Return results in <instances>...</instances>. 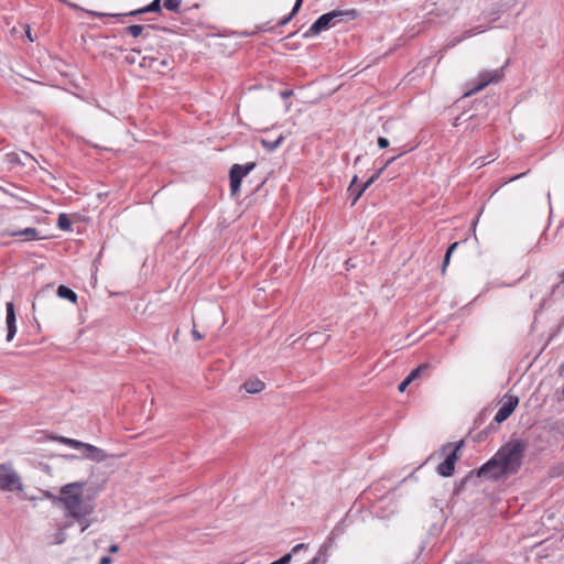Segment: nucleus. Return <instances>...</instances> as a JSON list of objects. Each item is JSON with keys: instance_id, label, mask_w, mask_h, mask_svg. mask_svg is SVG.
Segmentation results:
<instances>
[{"instance_id": "obj_43", "label": "nucleus", "mask_w": 564, "mask_h": 564, "mask_svg": "<svg viewBox=\"0 0 564 564\" xmlns=\"http://www.w3.org/2000/svg\"><path fill=\"white\" fill-rule=\"evenodd\" d=\"M88 527H89V523H86V524L82 528L80 532H84Z\"/></svg>"}, {"instance_id": "obj_5", "label": "nucleus", "mask_w": 564, "mask_h": 564, "mask_svg": "<svg viewBox=\"0 0 564 564\" xmlns=\"http://www.w3.org/2000/svg\"><path fill=\"white\" fill-rule=\"evenodd\" d=\"M463 445V441H460L458 444L454 443H447L443 446V452L447 453V456L443 463H441L436 471L442 477H451L454 474L455 470V464L458 460V452Z\"/></svg>"}, {"instance_id": "obj_12", "label": "nucleus", "mask_w": 564, "mask_h": 564, "mask_svg": "<svg viewBox=\"0 0 564 564\" xmlns=\"http://www.w3.org/2000/svg\"><path fill=\"white\" fill-rule=\"evenodd\" d=\"M147 13L145 8L137 9L127 13H104L98 11H87V14L95 18H122V17H137Z\"/></svg>"}, {"instance_id": "obj_24", "label": "nucleus", "mask_w": 564, "mask_h": 564, "mask_svg": "<svg viewBox=\"0 0 564 564\" xmlns=\"http://www.w3.org/2000/svg\"><path fill=\"white\" fill-rule=\"evenodd\" d=\"M429 369L427 365H421L417 368L413 369L405 378L409 381H414L422 372L426 371Z\"/></svg>"}, {"instance_id": "obj_32", "label": "nucleus", "mask_w": 564, "mask_h": 564, "mask_svg": "<svg viewBox=\"0 0 564 564\" xmlns=\"http://www.w3.org/2000/svg\"><path fill=\"white\" fill-rule=\"evenodd\" d=\"M452 254L445 253L443 264H442V272L445 273L446 267L449 263Z\"/></svg>"}, {"instance_id": "obj_13", "label": "nucleus", "mask_w": 564, "mask_h": 564, "mask_svg": "<svg viewBox=\"0 0 564 564\" xmlns=\"http://www.w3.org/2000/svg\"><path fill=\"white\" fill-rule=\"evenodd\" d=\"M9 236L21 238L23 241H32L39 239V231L35 228L28 227L23 230L11 231Z\"/></svg>"}, {"instance_id": "obj_29", "label": "nucleus", "mask_w": 564, "mask_h": 564, "mask_svg": "<svg viewBox=\"0 0 564 564\" xmlns=\"http://www.w3.org/2000/svg\"><path fill=\"white\" fill-rule=\"evenodd\" d=\"M65 540H66V534H65V532H64V529H62V530H59L58 532H56V533L54 534V541H53V543H54V544H62V543H64V542H65Z\"/></svg>"}, {"instance_id": "obj_35", "label": "nucleus", "mask_w": 564, "mask_h": 564, "mask_svg": "<svg viewBox=\"0 0 564 564\" xmlns=\"http://www.w3.org/2000/svg\"><path fill=\"white\" fill-rule=\"evenodd\" d=\"M293 95L292 90H282L280 91V96L282 99H288Z\"/></svg>"}, {"instance_id": "obj_10", "label": "nucleus", "mask_w": 564, "mask_h": 564, "mask_svg": "<svg viewBox=\"0 0 564 564\" xmlns=\"http://www.w3.org/2000/svg\"><path fill=\"white\" fill-rule=\"evenodd\" d=\"M408 150L402 151L401 153L391 156L388 159L384 164L367 181L365 182L361 187L358 189L356 197L352 198L351 205H355L357 200L361 197L364 192L381 175V173L392 163L394 162L401 154L406 153Z\"/></svg>"}, {"instance_id": "obj_11", "label": "nucleus", "mask_w": 564, "mask_h": 564, "mask_svg": "<svg viewBox=\"0 0 564 564\" xmlns=\"http://www.w3.org/2000/svg\"><path fill=\"white\" fill-rule=\"evenodd\" d=\"M83 454L94 462L100 463L104 462L107 458V454L104 449L96 447L91 444L84 443V446H80L79 448Z\"/></svg>"}, {"instance_id": "obj_30", "label": "nucleus", "mask_w": 564, "mask_h": 564, "mask_svg": "<svg viewBox=\"0 0 564 564\" xmlns=\"http://www.w3.org/2000/svg\"><path fill=\"white\" fill-rule=\"evenodd\" d=\"M291 560H292V553H286L284 554L282 557H280L279 560H276V562L279 564H290L291 563Z\"/></svg>"}, {"instance_id": "obj_23", "label": "nucleus", "mask_w": 564, "mask_h": 564, "mask_svg": "<svg viewBox=\"0 0 564 564\" xmlns=\"http://www.w3.org/2000/svg\"><path fill=\"white\" fill-rule=\"evenodd\" d=\"M283 141V137L280 135L278 139H275L274 141H268V140H262L261 143L262 145L269 150V151H273L275 149H278L280 147V144L282 143Z\"/></svg>"}, {"instance_id": "obj_3", "label": "nucleus", "mask_w": 564, "mask_h": 564, "mask_svg": "<svg viewBox=\"0 0 564 564\" xmlns=\"http://www.w3.org/2000/svg\"><path fill=\"white\" fill-rule=\"evenodd\" d=\"M356 18L355 10H333L330 12L322 14L304 34V36L317 35L324 30L336 26L338 23L345 20H352Z\"/></svg>"}, {"instance_id": "obj_9", "label": "nucleus", "mask_w": 564, "mask_h": 564, "mask_svg": "<svg viewBox=\"0 0 564 564\" xmlns=\"http://www.w3.org/2000/svg\"><path fill=\"white\" fill-rule=\"evenodd\" d=\"M518 403H519L518 397L511 395V394H506L502 400L501 406L499 408V410L497 411V413L495 415V421L497 423L505 422L516 410Z\"/></svg>"}, {"instance_id": "obj_20", "label": "nucleus", "mask_w": 564, "mask_h": 564, "mask_svg": "<svg viewBox=\"0 0 564 564\" xmlns=\"http://www.w3.org/2000/svg\"><path fill=\"white\" fill-rule=\"evenodd\" d=\"M57 227L61 230H70L72 229V221L69 217L66 214H61L57 219Z\"/></svg>"}, {"instance_id": "obj_36", "label": "nucleus", "mask_w": 564, "mask_h": 564, "mask_svg": "<svg viewBox=\"0 0 564 564\" xmlns=\"http://www.w3.org/2000/svg\"><path fill=\"white\" fill-rule=\"evenodd\" d=\"M317 336H322V337H324V341H326V340H327V338H328V336H325V335H323V334H317V333H316V334H310V335L307 336L306 340L313 339L314 337H317Z\"/></svg>"}, {"instance_id": "obj_8", "label": "nucleus", "mask_w": 564, "mask_h": 564, "mask_svg": "<svg viewBox=\"0 0 564 564\" xmlns=\"http://www.w3.org/2000/svg\"><path fill=\"white\" fill-rule=\"evenodd\" d=\"M0 488L9 491L20 488L19 476L7 465H0Z\"/></svg>"}, {"instance_id": "obj_19", "label": "nucleus", "mask_w": 564, "mask_h": 564, "mask_svg": "<svg viewBox=\"0 0 564 564\" xmlns=\"http://www.w3.org/2000/svg\"><path fill=\"white\" fill-rule=\"evenodd\" d=\"M6 311H7L6 324L7 325L17 324L14 304L12 302H8L6 304Z\"/></svg>"}, {"instance_id": "obj_14", "label": "nucleus", "mask_w": 564, "mask_h": 564, "mask_svg": "<svg viewBox=\"0 0 564 564\" xmlns=\"http://www.w3.org/2000/svg\"><path fill=\"white\" fill-rule=\"evenodd\" d=\"M242 387L248 393H259L264 389L265 384L259 379H250Z\"/></svg>"}, {"instance_id": "obj_21", "label": "nucleus", "mask_w": 564, "mask_h": 564, "mask_svg": "<svg viewBox=\"0 0 564 564\" xmlns=\"http://www.w3.org/2000/svg\"><path fill=\"white\" fill-rule=\"evenodd\" d=\"M56 440L59 443L68 445V446L73 447V448H76V449H79L80 446H84L83 442L74 440V438H68V437H65V436H58V437H56Z\"/></svg>"}, {"instance_id": "obj_16", "label": "nucleus", "mask_w": 564, "mask_h": 564, "mask_svg": "<svg viewBox=\"0 0 564 564\" xmlns=\"http://www.w3.org/2000/svg\"><path fill=\"white\" fill-rule=\"evenodd\" d=\"M488 28L487 26H484V25H477L475 28H471V29H468L466 31L463 32L462 35H459L455 42L458 43V42H462L464 40H467L476 34H480V33H484Z\"/></svg>"}, {"instance_id": "obj_26", "label": "nucleus", "mask_w": 564, "mask_h": 564, "mask_svg": "<svg viewBox=\"0 0 564 564\" xmlns=\"http://www.w3.org/2000/svg\"><path fill=\"white\" fill-rule=\"evenodd\" d=\"M143 29V25L132 24L127 28V32L133 37H139L142 34Z\"/></svg>"}, {"instance_id": "obj_7", "label": "nucleus", "mask_w": 564, "mask_h": 564, "mask_svg": "<svg viewBox=\"0 0 564 564\" xmlns=\"http://www.w3.org/2000/svg\"><path fill=\"white\" fill-rule=\"evenodd\" d=\"M256 167L254 162H248L243 165L234 164L229 171L230 191L236 195L240 191L242 178L248 175Z\"/></svg>"}, {"instance_id": "obj_40", "label": "nucleus", "mask_w": 564, "mask_h": 564, "mask_svg": "<svg viewBox=\"0 0 564 564\" xmlns=\"http://www.w3.org/2000/svg\"><path fill=\"white\" fill-rule=\"evenodd\" d=\"M119 550V546L117 544H112L110 547H109V552L111 553H117Z\"/></svg>"}, {"instance_id": "obj_42", "label": "nucleus", "mask_w": 564, "mask_h": 564, "mask_svg": "<svg viewBox=\"0 0 564 564\" xmlns=\"http://www.w3.org/2000/svg\"><path fill=\"white\" fill-rule=\"evenodd\" d=\"M26 35L30 39V41H33V37H32V34H31L30 30L26 31Z\"/></svg>"}, {"instance_id": "obj_4", "label": "nucleus", "mask_w": 564, "mask_h": 564, "mask_svg": "<svg viewBox=\"0 0 564 564\" xmlns=\"http://www.w3.org/2000/svg\"><path fill=\"white\" fill-rule=\"evenodd\" d=\"M505 77V66L492 69V70H481L478 75L467 83L469 89L465 93V96H471L482 90L490 84H497L501 82Z\"/></svg>"}, {"instance_id": "obj_1", "label": "nucleus", "mask_w": 564, "mask_h": 564, "mask_svg": "<svg viewBox=\"0 0 564 564\" xmlns=\"http://www.w3.org/2000/svg\"><path fill=\"white\" fill-rule=\"evenodd\" d=\"M56 500L63 506L66 518L82 520L90 516L95 509L94 496L85 494V484L82 481L61 487L59 497Z\"/></svg>"}, {"instance_id": "obj_37", "label": "nucleus", "mask_w": 564, "mask_h": 564, "mask_svg": "<svg viewBox=\"0 0 564 564\" xmlns=\"http://www.w3.org/2000/svg\"><path fill=\"white\" fill-rule=\"evenodd\" d=\"M112 560L109 556H102L99 560V564H111Z\"/></svg>"}, {"instance_id": "obj_22", "label": "nucleus", "mask_w": 564, "mask_h": 564, "mask_svg": "<svg viewBox=\"0 0 564 564\" xmlns=\"http://www.w3.org/2000/svg\"><path fill=\"white\" fill-rule=\"evenodd\" d=\"M182 0H164V8L171 12L178 13Z\"/></svg>"}, {"instance_id": "obj_33", "label": "nucleus", "mask_w": 564, "mask_h": 564, "mask_svg": "<svg viewBox=\"0 0 564 564\" xmlns=\"http://www.w3.org/2000/svg\"><path fill=\"white\" fill-rule=\"evenodd\" d=\"M411 383L406 378L399 384L398 390L404 392L406 387Z\"/></svg>"}, {"instance_id": "obj_28", "label": "nucleus", "mask_w": 564, "mask_h": 564, "mask_svg": "<svg viewBox=\"0 0 564 564\" xmlns=\"http://www.w3.org/2000/svg\"><path fill=\"white\" fill-rule=\"evenodd\" d=\"M17 334V324L7 325V341H11Z\"/></svg>"}, {"instance_id": "obj_25", "label": "nucleus", "mask_w": 564, "mask_h": 564, "mask_svg": "<svg viewBox=\"0 0 564 564\" xmlns=\"http://www.w3.org/2000/svg\"><path fill=\"white\" fill-rule=\"evenodd\" d=\"M162 0H153L150 4H148L145 8L147 13L154 12V13H161L162 12Z\"/></svg>"}, {"instance_id": "obj_34", "label": "nucleus", "mask_w": 564, "mask_h": 564, "mask_svg": "<svg viewBox=\"0 0 564 564\" xmlns=\"http://www.w3.org/2000/svg\"><path fill=\"white\" fill-rule=\"evenodd\" d=\"M192 336L194 340H200L204 337L196 328L192 329Z\"/></svg>"}, {"instance_id": "obj_15", "label": "nucleus", "mask_w": 564, "mask_h": 564, "mask_svg": "<svg viewBox=\"0 0 564 564\" xmlns=\"http://www.w3.org/2000/svg\"><path fill=\"white\" fill-rule=\"evenodd\" d=\"M505 11L506 8L502 4L497 3L488 12L484 13V18L489 20V22H495Z\"/></svg>"}, {"instance_id": "obj_2", "label": "nucleus", "mask_w": 564, "mask_h": 564, "mask_svg": "<svg viewBox=\"0 0 564 564\" xmlns=\"http://www.w3.org/2000/svg\"><path fill=\"white\" fill-rule=\"evenodd\" d=\"M525 448L527 444L522 440L514 438L502 445L495 454L509 476L519 471Z\"/></svg>"}, {"instance_id": "obj_45", "label": "nucleus", "mask_w": 564, "mask_h": 564, "mask_svg": "<svg viewBox=\"0 0 564 564\" xmlns=\"http://www.w3.org/2000/svg\"><path fill=\"white\" fill-rule=\"evenodd\" d=\"M270 564H279V563H278L276 561H274V562H272V563H270Z\"/></svg>"}, {"instance_id": "obj_17", "label": "nucleus", "mask_w": 564, "mask_h": 564, "mask_svg": "<svg viewBox=\"0 0 564 564\" xmlns=\"http://www.w3.org/2000/svg\"><path fill=\"white\" fill-rule=\"evenodd\" d=\"M57 295L62 299L68 300L72 303H76L78 299L77 294L72 289L65 285H59L57 288Z\"/></svg>"}, {"instance_id": "obj_31", "label": "nucleus", "mask_w": 564, "mask_h": 564, "mask_svg": "<svg viewBox=\"0 0 564 564\" xmlns=\"http://www.w3.org/2000/svg\"><path fill=\"white\" fill-rule=\"evenodd\" d=\"M389 144H390V143H389V140H388L387 138H384V137H379V138H378V147H379L380 149H386V148H388V147H389Z\"/></svg>"}, {"instance_id": "obj_18", "label": "nucleus", "mask_w": 564, "mask_h": 564, "mask_svg": "<svg viewBox=\"0 0 564 564\" xmlns=\"http://www.w3.org/2000/svg\"><path fill=\"white\" fill-rule=\"evenodd\" d=\"M302 3H303V0H296V1H295V4H294V7H293L292 12H291L288 17H285V18H283V19H281V20L278 22V24H276V25H278V26H284V25H286V24H288V23L293 19V17L299 12V10H300V9H301V7H302Z\"/></svg>"}, {"instance_id": "obj_6", "label": "nucleus", "mask_w": 564, "mask_h": 564, "mask_svg": "<svg viewBox=\"0 0 564 564\" xmlns=\"http://www.w3.org/2000/svg\"><path fill=\"white\" fill-rule=\"evenodd\" d=\"M478 477L491 480H498L508 477L509 474L502 467L501 463L494 455L487 463H485L477 471Z\"/></svg>"}, {"instance_id": "obj_38", "label": "nucleus", "mask_w": 564, "mask_h": 564, "mask_svg": "<svg viewBox=\"0 0 564 564\" xmlns=\"http://www.w3.org/2000/svg\"><path fill=\"white\" fill-rule=\"evenodd\" d=\"M457 246H458V242H454V243H452V245L448 247V249H447L446 253L452 254V253L455 251V249L457 248Z\"/></svg>"}, {"instance_id": "obj_39", "label": "nucleus", "mask_w": 564, "mask_h": 564, "mask_svg": "<svg viewBox=\"0 0 564 564\" xmlns=\"http://www.w3.org/2000/svg\"><path fill=\"white\" fill-rule=\"evenodd\" d=\"M305 547V544L304 543H300V544H296L293 549H292V554L293 553H297L299 551H301V549Z\"/></svg>"}, {"instance_id": "obj_44", "label": "nucleus", "mask_w": 564, "mask_h": 564, "mask_svg": "<svg viewBox=\"0 0 564 564\" xmlns=\"http://www.w3.org/2000/svg\"><path fill=\"white\" fill-rule=\"evenodd\" d=\"M522 175H523V174L517 175V176H514L512 180L520 178Z\"/></svg>"}, {"instance_id": "obj_27", "label": "nucleus", "mask_w": 564, "mask_h": 564, "mask_svg": "<svg viewBox=\"0 0 564 564\" xmlns=\"http://www.w3.org/2000/svg\"><path fill=\"white\" fill-rule=\"evenodd\" d=\"M361 187V185H358L357 184V176L355 175L354 178L351 180L349 186H348V192L350 193L351 196H354V198L356 197V194L358 192V189Z\"/></svg>"}, {"instance_id": "obj_41", "label": "nucleus", "mask_w": 564, "mask_h": 564, "mask_svg": "<svg viewBox=\"0 0 564 564\" xmlns=\"http://www.w3.org/2000/svg\"><path fill=\"white\" fill-rule=\"evenodd\" d=\"M346 265H347V268H350V267L354 268L355 267V264L351 262V259H348L346 261Z\"/></svg>"}]
</instances>
